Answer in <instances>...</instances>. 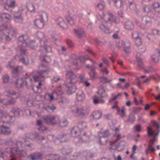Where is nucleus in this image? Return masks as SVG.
I'll return each instance as SVG.
<instances>
[{
	"mask_svg": "<svg viewBox=\"0 0 160 160\" xmlns=\"http://www.w3.org/2000/svg\"><path fill=\"white\" fill-rule=\"evenodd\" d=\"M97 18L99 20L102 19L103 17L104 20L107 23H110L116 22V18L112 14L104 15L103 14V17L100 15L97 16Z\"/></svg>",
	"mask_w": 160,
	"mask_h": 160,
	"instance_id": "obj_5",
	"label": "nucleus"
},
{
	"mask_svg": "<svg viewBox=\"0 0 160 160\" xmlns=\"http://www.w3.org/2000/svg\"><path fill=\"white\" fill-rule=\"evenodd\" d=\"M0 118L2 119V122L9 123L13 122L14 120V117L8 115L6 112H0Z\"/></svg>",
	"mask_w": 160,
	"mask_h": 160,
	"instance_id": "obj_11",
	"label": "nucleus"
},
{
	"mask_svg": "<svg viewBox=\"0 0 160 160\" xmlns=\"http://www.w3.org/2000/svg\"><path fill=\"white\" fill-rule=\"evenodd\" d=\"M150 81V78H146V79L143 81V83H148V82H149Z\"/></svg>",
	"mask_w": 160,
	"mask_h": 160,
	"instance_id": "obj_64",
	"label": "nucleus"
},
{
	"mask_svg": "<svg viewBox=\"0 0 160 160\" xmlns=\"http://www.w3.org/2000/svg\"><path fill=\"white\" fill-rule=\"evenodd\" d=\"M72 152V149L68 147H64L62 150V152L64 155H68Z\"/></svg>",
	"mask_w": 160,
	"mask_h": 160,
	"instance_id": "obj_25",
	"label": "nucleus"
},
{
	"mask_svg": "<svg viewBox=\"0 0 160 160\" xmlns=\"http://www.w3.org/2000/svg\"><path fill=\"white\" fill-rule=\"evenodd\" d=\"M126 110V109L125 108V107L123 106L122 107V108L121 109V112L120 113V115L122 117H125V116L126 113L125 111Z\"/></svg>",
	"mask_w": 160,
	"mask_h": 160,
	"instance_id": "obj_47",
	"label": "nucleus"
},
{
	"mask_svg": "<svg viewBox=\"0 0 160 160\" xmlns=\"http://www.w3.org/2000/svg\"><path fill=\"white\" fill-rule=\"evenodd\" d=\"M98 138L99 143L101 144H106L107 140L108 137L109 136L108 131H105L103 133L101 132H98Z\"/></svg>",
	"mask_w": 160,
	"mask_h": 160,
	"instance_id": "obj_9",
	"label": "nucleus"
},
{
	"mask_svg": "<svg viewBox=\"0 0 160 160\" xmlns=\"http://www.w3.org/2000/svg\"><path fill=\"white\" fill-rule=\"evenodd\" d=\"M2 79L3 82L7 83L9 80V78L8 75L5 74L2 76Z\"/></svg>",
	"mask_w": 160,
	"mask_h": 160,
	"instance_id": "obj_38",
	"label": "nucleus"
},
{
	"mask_svg": "<svg viewBox=\"0 0 160 160\" xmlns=\"http://www.w3.org/2000/svg\"><path fill=\"white\" fill-rule=\"evenodd\" d=\"M100 79L101 81L103 83L108 82L111 81V80H108L106 77L103 76L100 77Z\"/></svg>",
	"mask_w": 160,
	"mask_h": 160,
	"instance_id": "obj_42",
	"label": "nucleus"
},
{
	"mask_svg": "<svg viewBox=\"0 0 160 160\" xmlns=\"http://www.w3.org/2000/svg\"><path fill=\"white\" fill-rule=\"evenodd\" d=\"M132 38L135 39L138 38V34L137 32H134L132 33Z\"/></svg>",
	"mask_w": 160,
	"mask_h": 160,
	"instance_id": "obj_56",
	"label": "nucleus"
},
{
	"mask_svg": "<svg viewBox=\"0 0 160 160\" xmlns=\"http://www.w3.org/2000/svg\"><path fill=\"white\" fill-rule=\"evenodd\" d=\"M55 21L56 23L62 28L65 29L67 28V25L62 18H56L55 20Z\"/></svg>",
	"mask_w": 160,
	"mask_h": 160,
	"instance_id": "obj_17",
	"label": "nucleus"
},
{
	"mask_svg": "<svg viewBox=\"0 0 160 160\" xmlns=\"http://www.w3.org/2000/svg\"><path fill=\"white\" fill-rule=\"evenodd\" d=\"M11 130L8 127L4 124H0V134H8L10 133Z\"/></svg>",
	"mask_w": 160,
	"mask_h": 160,
	"instance_id": "obj_16",
	"label": "nucleus"
},
{
	"mask_svg": "<svg viewBox=\"0 0 160 160\" xmlns=\"http://www.w3.org/2000/svg\"><path fill=\"white\" fill-rule=\"evenodd\" d=\"M59 125L61 127H65L67 125L68 122L67 120H64L61 121L60 120L59 122L58 123Z\"/></svg>",
	"mask_w": 160,
	"mask_h": 160,
	"instance_id": "obj_40",
	"label": "nucleus"
},
{
	"mask_svg": "<svg viewBox=\"0 0 160 160\" xmlns=\"http://www.w3.org/2000/svg\"><path fill=\"white\" fill-rule=\"evenodd\" d=\"M86 126V124L85 122H82L79 124L78 127L82 129L84 128Z\"/></svg>",
	"mask_w": 160,
	"mask_h": 160,
	"instance_id": "obj_54",
	"label": "nucleus"
},
{
	"mask_svg": "<svg viewBox=\"0 0 160 160\" xmlns=\"http://www.w3.org/2000/svg\"><path fill=\"white\" fill-rule=\"evenodd\" d=\"M89 110V108H88L86 107L83 106L82 105H79L75 109L72 110L74 113L82 116L88 114V113Z\"/></svg>",
	"mask_w": 160,
	"mask_h": 160,
	"instance_id": "obj_6",
	"label": "nucleus"
},
{
	"mask_svg": "<svg viewBox=\"0 0 160 160\" xmlns=\"http://www.w3.org/2000/svg\"><path fill=\"white\" fill-rule=\"evenodd\" d=\"M142 21L143 22H145L146 23H148L150 22L151 19L149 17L145 16L142 18Z\"/></svg>",
	"mask_w": 160,
	"mask_h": 160,
	"instance_id": "obj_44",
	"label": "nucleus"
},
{
	"mask_svg": "<svg viewBox=\"0 0 160 160\" xmlns=\"http://www.w3.org/2000/svg\"><path fill=\"white\" fill-rule=\"evenodd\" d=\"M153 7L154 8L156 9L160 7V5L158 2H154L153 4Z\"/></svg>",
	"mask_w": 160,
	"mask_h": 160,
	"instance_id": "obj_58",
	"label": "nucleus"
},
{
	"mask_svg": "<svg viewBox=\"0 0 160 160\" xmlns=\"http://www.w3.org/2000/svg\"><path fill=\"white\" fill-rule=\"evenodd\" d=\"M129 6L130 9L132 11H136V5L133 2H129Z\"/></svg>",
	"mask_w": 160,
	"mask_h": 160,
	"instance_id": "obj_36",
	"label": "nucleus"
},
{
	"mask_svg": "<svg viewBox=\"0 0 160 160\" xmlns=\"http://www.w3.org/2000/svg\"><path fill=\"white\" fill-rule=\"evenodd\" d=\"M151 9L149 6H146L144 9V11L145 12L148 13L151 12Z\"/></svg>",
	"mask_w": 160,
	"mask_h": 160,
	"instance_id": "obj_50",
	"label": "nucleus"
},
{
	"mask_svg": "<svg viewBox=\"0 0 160 160\" xmlns=\"http://www.w3.org/2000/svg\"><path fill=\"white\" fill-rule=\"evenodd\" d=\"M125 145V142L122 141L116 146V149L118 151H121L124 148Z\"/></svg>",
	"mask_w": 160,
	"mask_h": 160,
	"instance_id": "obj_21",
	"label": "nucleus"
},
{
	"mask_svg": "<svg viewBox=\"0 0 160 160\" xmlns=\"http://www.w3.org/2000/svg\"><path fill=\"white\" fill-rule=\"evenodd\" d=\"M66 18L67 22L71 25H73L76 22V17L72 11L70 12Z\"/></svg>",
	"mask_w": 160,
	"mask_h": 160,
	"instance_id": "obj_13",
	"label": "nucleus"
},
{
	"mask_svg": "<svg viewBox=\"0 0 160 160\" xmlns=\"http://www.w3.org/2000/svg\"><path fill=\"white\" fill-rule=\"evenodd\" d=\"M27 8L30 12H35V8L34 5L32 4H28L27 6Z\"/></svg>",
	"mask_w": 160,
	"mask_h": 160,
	"instance_id": "obj_33",
	"label": "nucleus"
},
{
	"mask_svg": "<svg viewBox=\"0 0 160 160\" xmlns=\"http://www.w3.org/2000/svg\"><path fill=\"white\" fill-rule=\"evenodd\" d=\"M7 96L10 97L11 99L10 100H8L7 99H4L1 101L0 100V106H2L3 104L7 105L9 104H12L15 102L14 98H18L19 96L18 93L8 92L7 95Z\"/></svg>",
	"mask_w": 160,
	"mask_h": 160,
	"instance_id": "obj_2",
	"label": "nucleus"
},
{
	"mask_svg": "<svg viewBox=\"0 0 160 160\" xmlns=\"http://www.w3.org/2000/svg\"><path fill=\"white\" fill-rule=\"evenodd\" d=\"M62 93L63 92L62 91L58 90L53 92L52 94H47L45 96L48 98L50 101H52L57 96L61 95Z\"/></svg>",
	"mask_w": 160,
	"mask_h": 160,
	"instance_id": "obj_14",
	"label": "nucleus"
},
{
	"mask_svg": "<svg viewBox=\"0 0 160 160\" xmlns=\"http://www.w3.org/2000/svg\"><path fill=\"white\" fill-rule=\"evenodd\" d=\"M102 116V113L100 111H95L92 114V118L94 119H99Z\"/></svg>",
	"mask_w": 160,
	"mask_h": 160,
	"instance_id": "obj_30",
	"label": "nucleus"
},
{
	"mask_svg": "<svg viewBox=\"0 0 160 160\" xmlns=\"http://www.w3.org/2000/svg\"><path fill=\"white\" fill-rule=\"evenodd\" d=\"M67 75L70 79V82L73 84L76 82V81L77 76L71 71L67 73Z\"/></svg>",
	"mask_w": 160,
	"mask_h": 160,
	"instance_id": "obj_20",
	"label": "nucleus"
},
{
	"mask_svg": "<svg viewBox=\"0 0 160 160\" xmlns=\"http://www.w3.org/2000/svg\"><path fill=\"white\" fill-rule=\"evenodd\" d=\"M66 88L68 89V92L69 94H71L75 92L74 89L72 87L66 86Z\"/></svg>",
	"mask_w": 160,
	"mask_h": 160,
	"instance_id": "obj_41",
	"label": "nucleus"
},
{
	"mask_svg": "<svg viewBox=\"0 0 160 160\" xmlns=\"http://www.w3.org/2000/svg\"><path fill=\"white\" fill-rule=\"evenodd\" d=\"M22 12L21 11L15 12L14 13V17L15 21L19 23L22 22L23 19L21 16Z\"/></svg>",
	"mask_w": 160,
	"mask_h": 160,
	"instance_id": "obj_18",
	"label": "nucleus"
},
{
	"mask_svg": "<svg viewBox=\"0 0 160 160\" xmlns=\"http://www.w3.org/2000/svg\"><path fill=\"white\" fill-rule=\"evenodd\" d=\"M135 39L136 44L137 46H139L142 44V42L141 40L139 37Z\"/></svg>",
	"mask_w": 160,
	"mask_h": 160,
	"instance_id": "obj_53",
	"label": "nucleus"
},
{
	"mask_svg": "<svg viewBox=\"0 0 160 160\" xmlns=\"http://www.w3.org/2000/svg\"><path fill=\"white\" fill-rule=\"evenodd\" d=\"M11 111L16 116H18L22 112L20 109L17 108H12Z\"/></svg>",
	"mask_w": 160,
	"mask_h": 160,
	"instance_id": "obj_26",
	"label": "nucleus"
},
{
	"mask_svg": "<svg viewBox=\"0 0 160 160\" xmlns=\"http://www.w3.org/2000/svg\"><path fill=\"white\" fill-rule=\"evenodd\" d=\"M55 108V107L52 105L48 106L45 108L46 110L47 111H49V110H53Z\"/></svg>",
	"mask_w": 160,
	"mask_h": 160,
	"instance_id": "obj_52",
	"label": "nucleus"
},
{
	"mask_svg": "<svg viewBox=\"0 0 160 160\" xmlns=\"http://www.w3.org/2000/svg\"><path fill=\"white\" fill-rule=\"evenodd\" d=\"M7 154V153L6 152V151L4 153H3L0 150V157H1L4 160H6L7 159V157H6Z\"/></svg>",
	"mask_w": 160,
	"mask_h": 160,
	"instance_id": "obj_45",
	"label": "nucleus"
},
{
	"mask_svg": "<svg viewBox=\"0 0 160 160\" xmlns=\"http://www.w3.org/2000/svg\"><path fill=\"white\" fill-rule=\"evenodd\" d=\"M16 6V4L15 3V1L13 0L10 2L9 4L8 5L9 7L10 8H14Z\"/></svg>",
	"mask_w": 160,
	"mask_h": 160,
	"instance_id": "obj_51",
	"label": "nucleus"
},
{
	"mask_svg": "<svg viewBox=\"0 0 160 160\" xmlns=\"http://www.w3.org/2000/svg\"><path fill=\"white\" fill-rule=\"evenodd\" d=\"M99 27L101 30L104 32L106 33H109L110 32L109 29L105 27L103 24L101 25Z\"/></svg>",
	"mask_w": 160,
	"mask_h": 160,
	"instance_id": "obj_34",
	"label": "nucleus"
},
{
	"mask_svg": "<svg viewBox=\"0 0 160 160\" xmlns=\"http://www.w3.org/2000/svg\"><path fill=\"white\" fill-rule=\"evenodd\" d=\"M125 28L127 29L131 30L134 28V27L132 22L128 21L125 23Z\"/></svg>",
	"mask_w": 160,
	"mask_h": 160,
	"instance_id": "obj_27",
	"label": "nucleus"
},
{
	"mask_svg": "<svg viewBox=\"0 0 160 160\" xmlns=\"http://www.w3.org/2000/svg\"><path fill=\"white\" fill-rule=\"evenodd\" d=\"M18 41L21 42L23 47L29 46L32 49L34 48L35 43L33 41H29L28 36L27 35L20 36Z\"/></svg>",
	"mask_w": 160,
	"mask_h": 160,
	"instance_id": "obj_3",
	"label": "nucleus"
},
{
	"mask_svg": "<svg viewBox=\"0 0 160 160\" xmlns=\"http://www.w3.org/2000/svg\"><path fill=\"white\" fill-rule=\"evenodd\" d=\"M119 129L118 128H116L114 131L116 132L115 134L114 135L117 138V140L115 141V142H117L118 140H119L120 138V134L118 133Z\"/></svg>",
	"mask_w": 160,
	"mask_h": 160,
	"instance_id": "obj_39",
	"label": "nucleus"
},
{
	"mask_svg": "<svg viewBox=\"0 0 160 160\" xmlns=\"http://www.w3.org/2000/svg\"><path fill=\"white\" fill-rule=\"evenodd\" d=\"M118 102H115L114 105L113 106H112V109L116 108H117V110H120V108L118 107Z\"/></svg>",
	"mask_w": 160,
	"mask_h": 160,
	"instance_id": "obj_60",
	"label": "nucleus"
},
{
	"mask_svg": "<svg viewBox=\"0 0 160 160\" xmlns=\"http://www.w3.org/2000/svg\"><path fill=\"white\" fill-rule=\"evenodd\" d=\"M122 47L123 48V50L126 53L130 52V47L131 44L130 42L128 41H122Z\"/></svg>",
	"mask_w": 160,
	"mask_h": 160,
	"instance_id": "obj_19",
	"label": "nucleus"
},
{
	"mask_svg": "<svg viewBox=\"0 0 160 160\" xmlns=\"http://www.w3.org/2000/svg\"><path fill=\"white\" fill-rule=\"evenodd\" d=\"M137 148V147L136 145H134L133 146V147L132 148V152L133 154L131 155V157L132 156V155H133V154L135 153V151L136 150Z\"/></svg>",
	"mask_w": 160,
	"mask_h": 160,
	"instance_id": "obj_63",
	"label": "nucleus"
},
{
	"mask_svg": "<svg viewBox=\"0 0 160 160\" xmlns=\"http://www.w3.org/2000/svg\"><path fill=\"white\" fill-rule=\"evenodd\" d=\"M25 80H23L22 78H19L17 80L16 82H15L14 84L18 88H21L23 87L24 86H27L28 83V85H31L32 84V80L30 78H25Z\"/></svg>",
	"mask_w": 160,
	"mask_h": 160,
	"instance_id": "obj_4",
	"label": "nucleus"
},
{
	"mask_svg": "<svg viewBox=\"0 0 160 160\" xmlns=\"http://www.w3.org/2000/svg\"><path fill=\"white\" fill-rule=\"evenodd\" d=\"M90 72L89 74L91 79L94 80L97 76V74L93 69L90 68Z\"/></svg>",
	"mask_w": 160,
	"mask_h": 160,
	"instance_id": "obj_32",
	"label": "nucleus"
},
{
	"mask_svg": "<svg viewBox=\"0 0 160 160\" xmlns=\"http://www.w3.org/2000/svg\"><path fill=\"white\" fill-rule=\"evenodd\" d=\"M154 78L157 82H158V80H160V76L157 74L155 75Z\"/></svg>",
	"mask_w": 160,
	"mask_h": 160,
	"instance_id": "obj_61",
	"label": "nucleus"
},
{
	"mask_svg": "<svg viewBox=\"0 0 160 160\" xmlns=\"http://www.w3.org/2000/svg\"><path fill=\"white\" fill-rule=\"evenodd\" d=\"M122 93H118L117 95L114 97L112 99L109 101V103L112 102L113 101L117 99H120L122 96Z\"/></svg>",
	"mask_w": 160,
	"mask_h": 160,
	"instance_id": "obj_37",
	"label": "nucleus"
},
{
	"mask_svg": "<svg viewBox=\"0 0 160 160\" xmlns=\"http://www.w3.org/2000/svg\"><path fill=\"white\" fill-rule=\"evenodd\" d=\"M22 67H21L18 66L13 70V72L14 73H18L20 72L22 70Z\"/></svg>",
	"mask_w": 160,
	"mask_h": 160,
	"instance_id": "obj_48",
	"label": "nucleus"
},
{
	"mask_svg": "<svg viewBox=\"0 0 160 160\" xmlns=\"http://www.w3.org/2000/svg\"><path fill=\"white\" fill-rule=\"evenodd\" d=\"M32 137L34 139H37L38 140L41 139V140L44 139V138H42L41 139L40 138H38L39 136H38V134L36 133H34L33 135H32Z\"/></svg>",
	"mask_w": 160,
	"mask_h": 160,
	"instance_id": "obj_49",
	"label": "nucleus"
},
{
	"mask_svg": "<svg viewBox=\"0 0 160 160\" xmlns=\"http://www.w3.org/2000/svg\"><path fill=\"white\" fill-rule=\"evenodd\" d=\"M85 98V95L82 92H79L77 94V99L78 101H82Z\"/></svg>",
	"mask_w": 160,
	"mask_h": 160,
	"instance_id": "obj_31",
	"label": "nucleus"
},
{
	"mask_svg": "<svg viewBox=\"0 0 160 160\" xmlns=\"http://www.w3.org/2000/svg\"><path fill=\"white\" fill-rule=\"evenodd\" d=\"M44 120L47 123L50 125L58 124L60 121V118L58 116L51 115L45 116Z\"/></svg>",
	"mask_w": 160,
	"mask_h": 160,
	"instance_id": "obj_8",
	"label": "nucleus"
},
{
	"mask_svg": "<svg viewBox=\"0 0 160 160\" xmlns=\"http://www.w3.org/2000/svg\"><path fill=\"white\" fill-rule=\"evenodd\" d=\"M41 155L39 153H36L31 154L30 156V158L32 160H36L41 158Z\"/></svg>",
	"mask_w": 160,
	"mask_h": 160,
	"instance_id": "obj_29",
	"label": "nucleus"
},
{
	"mask_svg": "<svg viewBox=\"0 0 160 160\" xmlns=\"http://www.w3.org/2000/svg\"><path fill=\"white\" fill-rule=\"evenodd\" d=\"M157 140L156 137H153V138L151 139L149 143L148 148L149 150L151 152H153L155 150V148L152 147L153 144L154 142Z\"/></svg>",
	"mask_w": 160,
	"mask_h": 160,
	"instance_id": "obj_23",
	"label": "nucleus"
},
{
	"mask_svg": "<svg viewBox=\"0 0 160 160\" xmlns=\"http://www.w3.org/2000/svg\"><path fill=\"white\" fill-rule=\"evenodd\" d=\"M151 123L152 125L156 127L157 128L158 132L156 133L155 131H152V129L150 127H147L148 134L149 136L152 135L153 137H156L158 136L159 132H160V126L156 121L153 120L151 121Z\"/></svg>",
	"mask_w": 160,
	"mask_h": 160,
	"instance_id": "obj_7",
	"label": "nucleus"
},
{
	"mask_svg": "<svg viewBox=\"0 0 160 160\" xmlns=\"http://www.w3.org/2000/svg\"><path fill=\"white\" fill-rule=\"evenodd\" d=\"M105 7L104 3L103 2L99 3L98 5V7L100 10L103 9Z\"/></svg>",
	"mask_w": 160,
	"mask_h": 160,
	"instance_id": "obj_55",
	"label": "nucleus"
},
{
	"mask_svg": "<svg viewBox=\"0 0 160 160\" xmlns=\"http://www.w3.org/2000/svg\"><path fill=\"white\" fill-rule=\"evenodd\" d=\"M48 68L46 67L42 66L40 67V70L37 72L38 76H34L33 77L34 82H37L41 81V78L47 77L48 73Z\"/></svg>",
	"mask_w": 160,
	"mask_h": 160,
	"instance_id": "obj_1",
	"label": "nucleus"
},
{
	"mask_svg": "<svg viewBox=\"0 0 160 160\" xmlns=\"http://www.w3.org/2000/svg\"><path fill=\"white\" fill-rule=\"evenodd\" d=\"M40 19H36L34 21V25L38 28L41 29L43 26V19L42 17V15L40 16Z\"/></svg>",
	"mask_w": 160,
	"mask_h": 160,
	"instance_id": "obj_15",
	"label": "nucleus"
},
{
	"mask_svg": "<svg viewBox=\"0 0 160 160\" xmlns=\"http://www.w3.org/2000/svg\"><path fill=\"white\" fill-rule=\"evenodd\" d=\"M0 18L4 22H6L9 20L10 17L8 14L4 13L1 15Z\"/></svg>",
	"mask_w": 160,
	"mask_h": 160,
	"instance_id": "obj_24",
	"label": "nucleus"
},
{
	"mask_svg": "<svg viewBox=\"0 0 160 160\" xmlns=\"http://www.w3.org/2000/svg\"><path fill=\"white\" fill-rule=\"evenodd\" d=\"M88 59H89L88 57L85 58V57L81 56L80 57L79 59H76L72 60V62H73V64L77 65H78V62L81 61V62H83Z\"/></svg>",
	"mask_w": 160,
	"mask_h": 160,
	"instance_id": "obj_22",
	"label": "nucleus"
},
{
	"mask_svg": "<svg viewBox=\"0 0 160 160\" xmlns=\"http://www.w3.org/2000/svg\"><path fill=\"white\" fill-rule=\"evenodd\" d=\"M21 52H22L23 53L20 56H16V58L21 61L22 63L25 65L28 64L29 63L28 59L24 54L25 51V50H21Z\"/></svg>",
	"mask_w": 160,
	"mask_h": 160,
	"instance_id": "obj_12",
	"label": "nucleus"
},
{
	"mask_svg": "<svg viewBox=\"0 0 160 160\" xmlns=\"http://www.w3.org/2000/svg\"><path fill=\"white\" fill-rule=\"evenodd\" d=\"M122 42L121 43H120L119 42H116V47L118 48H120L122 47Z\"/></svg>",
	"mask_w": 160,
	"mask_h": 160,
	"instance_id": "obj_62",
	"label": "nucleus"
},
{
	"mask_svg": "<svg viewBox=\"0 0 160 160\" xmlns=\"http://www.w3.org/2000/svg\"><path fill=\"white\" fill-rule=\"evenodd\" d=\"M5 39L7 41H9L10 39L8 35L5 36L3 33H2L0 34V40L2 41L4 39Z\"/></svg>",
	"mask_w": 160,
	"mask_h": 160,
	"instance_id": "obj_35",
	"label": "nucleus"
},
{
	"mask_svg": "<svg viewBox=\"0 0 160 160\" xmlns=\"http://www.w3.org/2000/svg\"><path fill=\"white\" fill-rule=\"evenodd\" d=\"M105 92V91L103 89H100L98 91V94L101 96V97L95 96L93 98V102L95 104H102L104 102V101L102 99L104 96L102 94Z\"/></svg>",
	"mask_w": 160,
	"mask_h": 160,
	"instance_id": "obj_10",
	"label": "nucleus"
},
{
	"mask_svg": "<svg viewBox=\"0 0 160 160\" xmlns=\"http://www.w3.org/2000/svg\"><path fill=\"white\" fill-rule=\"evenodd\" d=\"M74 30L75 33L79 38L81 37L82 36L84 35V31L82 28H79L77 30L74 29Z\"/></svg>",
	"mask_w": 160,
	"mask_h": 160,
	"instance_id": "obj_28",
	"label": "nucleus"
},
{
	"mask_svg": "<svg viewBox=\"0 0 160 160\" xmlns=\"http://www.w3.org/2000/svg\"><path fill=\"white\" fill-rule=\"evenodd\" d=\"M114 3L118 8H120L121 6V2L120 1L116 0L115 3L114 2Z\"/></svg>",
	"mask_w": 160,
	"mask_h": 160,
	"instance_id": "obj_57",
	"label": "nucleus"
},
{
	"mask_svg": "<svg viewBox=\"0 0 160 160\" xmlns=\"http://www.w3.org/2000/svg\"><path fill=\"white\" fill-rule=\"evenodd\" d=\"M41 48H44L45 49V52H50L51 51V48L49 46H47L46 45H44L43 46H41Z\"/></svg>",
	"mask_w": 160,
	"mask_h": 160,
	"instance_id": "obj_43",
	"label": "nucleus"
},
{
	"mask_svg": "<svg viewBox=\"0 0 160 160\" xmlns=\"http://www.w3.org/2000/svg\"><path fill=\"white\" fill-rule=\"evenodd\" d=\"M51 158H52L54 160H58L60 159V156L58 155H55L51 156Z\"/></svg>",
	"mask_w": 160,
	"mask_h": 160,
	"instance_id": "obj_59",
	"label": "nucleus"
},
{
	"mask_svg": "<svg viewBox=\"0 0 160 160\" xmlns=\"http://www.w3.org/2000/svg\"><path fill=\"white\" fill-rule=\"evenodd\" d=\"M152 60L155 63H157L158 61V59L156 55H153L151 57Z\"/></svg>",
	"mask_w": 160,
	"mask_h": 160,
	"instance_id": "obj_46",
	"label": "nucleus"
}]
</instances>
